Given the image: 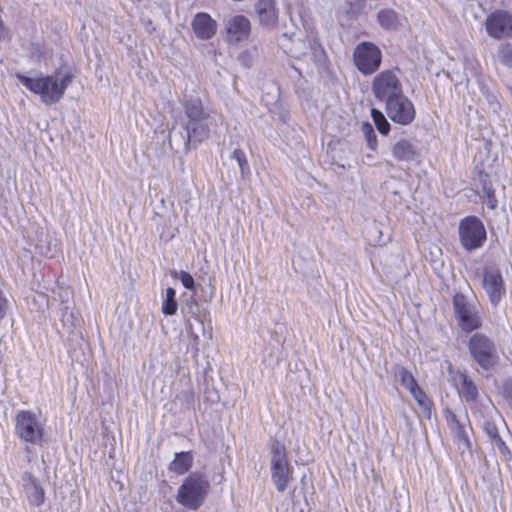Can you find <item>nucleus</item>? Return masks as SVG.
Returning a JSON list of instances; mask_svg holds the SVG:
<instances>
[{"label": "nucleus", "instance_id": "obj_1", "mask_svg": "<svg viewBox=\"0 0 512 512\" xmlns=\"http://www.w3.org/2000/svg\"><path fill=\"white\" fill-rule=\"evenodd\" d=\"M16 77L26 89L39 95L41 101L46 105L59 102L71 83L69 75H43L39 73L35 76H26L18 73Z\"/></svg>", "mask_w": 512, "mask_h": 512}, {"label": "nucleus", "instance_id": "obj_2", "mask_svg": "<svg viewBox=\"0 0 512 512\" xmlns=\"http://www.w3.org/2000/svg\"><path fill=\"white\" fill-rule=\"evenodd\" d=\"M187 122L185 129L188 141L203 142L208 139L212 128L217 125L213 115L207 111L199 99H193L185 105Z\"/></svg>", "mask_w": 512, "mask_h": 512}, {"label": "nucleus", "instance_id": "obj_3", "mask_svg": "<svg viewBox=\"0 0 512 512\" xmlns=\"http://www.w3.org/2000/svg\"><path fill=\"white\" fill-rule=\"evenodd\" d=\"M210 491L207 476L200 472L191 473L178 488L176 499L190 510H197L205 502Z\"/></svg>", "mask_w": 512, "mask_h": 512}, {"label": "nucleus", "instance_id": "obj_4", "mask_svg": "<svg viewBox=\"0 0 512 512\" xmlns=\"http://www.w3.org/2000/svg\"><path fill=\"white\" fill-rule=\"evenodd\" d=\"M270 473L276 490L284 492L293 480V467L283 443L273 440L270 445Z\"/></svg>", "mask_w": 512, "mask_h": 512}, {"label": "nucleus", "instance_id": "obj_5", "mask_svg": "<svg viewBox=\"0 0 512 512\" xmlns=\"http://www.w3.org/2000/svg\"><path fill=\"white\" fill-rule=\"evenodd\" d=\"M458 232L462 247L469 252L481 248L487 238L484 224L475 216H467L462 219Z\"/></svg>", "mask_w": 512, "mask_h": 512}, {"label": "nucleus", "instance_id": "obj_6", "mask_svg": "<svg viewBox=\"0 0 512 512\" xmlns=\"http://www.w3.org/2000/svg\"><path fill=\"white\" fill-rule=\"evenodd\" d=\"M15 433L23 441L38 444L44 435V423L28 410H21L15 416Z\"/></svg>", "mask_w": 512, "mask_h": 512}, {"label": "nucleus", "instance_id": "obj_7", "mask_svg": "<svg viewBox=\"0 0 512 512\" xmlns=\"http://www.w3.org/2000/svg\"><path fill=\"white\" fill-rule=\"evenodd\" d=\"M469 352L473 360L484 370H490L498 361L494 343L485 335L476 333L469 339Z\"/></svg>", "mask_w": 512, "mask_h": 512}, {"label": "nucleus", "instance_id": "obj_8", "mask_svg": "<svg viewBox=\"0 0 512 512\" xmlns=\"http://www.w3.org/2000/svg\"><path fill=\"white\" fill-rule=\"evenodd\" d=\"M353 61L361 73L372 74L381 65L382 53L377 45L364 41L354 48Z\"/></svg>", "mask_w": 512, "mask_h": 512}, {"label": "nucleus", "instance_id": "obj_9", "mask_svg": "<svg viewBox=\"0 0 512 512\" xmlns=\"http://www.w3.org/2000/svg\"><path fill=\"white\" fill-rule=\"evenodd\" d=\"M372 92L377 100L384 103L403 93L397 73L384 70L377 74L372 81Z\"/></svg>", "mask_w": 512, "mask_h": 512}, {"label": "nucleus", "instance_id": "obj_10", "mask_svg": "<svg viewBox=\"0 0 512 512\" xmlns=\"http://www.w3.org/2000/svg\"><path fill=\"white\" fill-rule=\"evenodd\" d=\"M292 42L289 47L290 54L295 58H309L313 62H320L324 57V49L318 38L313 34H308L304 39L287 38Z\"/></svg>", "mask_w": 512, "mask_h": 512}, {"label": "nucleus", "instance_id": "obj_11", "mask_svg": "<svg viewBox=\"0 0 512 512\" xmlns=\"http://www.w3.org/2000/svg\"><path fill=\"white\" fill-rule=\"evenodd\" d=\"M385 110L389 118L398 124L408 125L415 118V108L413 103L404 95V93L385 102Z\"/></svg>", "mask_w": 512, "mask_h": 512}, {"label": "nucleus", "instance_id": "obj_12", "mask_svg": "<svg viewBox=\"0 0 512 512\" xmlns=\"http://www.w3.org/2000/svg\"><path fill=\"white\" fill-rule=\"evenodd\" d=\"M453 304L462 330L470 332L480 327L481 319L476 305L468 303L463 295H456Z\"/></svg>", "mask_w": 512, "mask_h": 512}, {"label": "nucleus", "instance_id": "obj_13", "mask_svg": "<svg viewBox=\"0 0 512 512\" xmlns=\"http://www.w3.org/2000/svg\"><path fill=\"white\" fill-rule=\"evenodd\" d=\"M482 287L492 306H497L506 293L503 277L500 271L494 267L484 269Z\"/></svg>", "mask_w": 512, "mask_h": 512}, {"label": "nucleus", "instance_id": "obj_14", "mask_svg": "<svg viewBox=\"0 0 512 512\" xmlns=\"http://www.w3.org/2000/svg\"><path fill=\"white\" fill-rule=\"evenodd\" d=\"M485 26L490 37H507L512 33V15L503 10L494 11L486 18Z\"/></svg>", "mask_w": 512, "mask_h": 512}, {"label": "nucleus", "instance_id": "obj_15", "mask_svg": "<svg viewBox=\"0 0 512 512\" xmlns=\"http://www.w3.org/2000/svg\"><path fill=\"white\" fill-rule=\"evenodd\" d=\"M254 8L259 26L267 30H272L277 26L279 9L276 0H257Z\"/></svg>", "mask_w": 512, "mask_h": 512}, {"label": "nucleus", "instance_id": "obj_16", "mask_svg": "<svg viewBox=\"0 0 512 512\" xmlns=\"http://www.w3.org/2000/svg\"><path fill=\"white\" fill-rule=\"evenodd\" d=\"M227 40L237 43L248 39L251 32L250 20L243 15L231 17L226 24Z\"/></svg>", "mask_w": 512, "mask_h": 512}, {"label": "nucleus", "instance_id": "obj_17", "mask_svg": "<svg viewBox=\"0 0 512 512\" xmlns=\"http://www.w3.org/2000/svg\"><path fill=\"white\" fill-rule=\"evenodd\" d=\"M452 384L458 391V394L467 402H475L478 398V388L466 373L462 371H453L450 368Z\"/></svg>", "mask_w": 512, "mask_h": 512}, {"label": "nucleus", "instance_id": "obj_18", "mask_svg": "<svg viewBox=\"0 0 512 512\" xmlns=\"http://www.w3.org/2000/svg\"><path fill=\"white\" fill-rule=\"evenodd\" d=\"M22 489L27 500L32 506H40L44 503L45 492L38 480L29 472L22 475Z\"/></svg>", "mask_w": 512, "mask_h": 512}, {"label": "nucleus", "instance_id": "obj_19", "mask_svg": "<svg viewBox=\"0 0 512 512\" xmlns=\"http://www.w3.org/2000/svg\"><path fill=\"white\" fill-rule=\"evenodd\" d=\"M187 334L189 337L188 347L192 350L193 355L196 357L200 351V335H202L207 340L212 338L211 330H206L204 319L197 320L196 325H194L190 319L186 321Z\"/></svg>", "mask_w": 512, "mask_h": 512}, {"label": "nucleus", "instance_id": "obj_20", "mask_svg": "<svg viewBox=\"0 0 512 512\" xmlns=\"http://www.w3.org/2000/svg\"><path fill=\"white\" fill-rule=\"evenodd\" d=\"M396 377L399 379L401 385L411 393L418 404L422 407H425L427 404L426 394L418 386L413 375L407 369L399 367L396 372Z\"/></svg>", "mask_w": 512, "mask_h": 512}, {"label": "nucleus", "instance_id": "obj_21", "mask_svg": "<svg viewBox=\"0 0 512 512\" xmlns=\"http://www.w3.org/2000/svg\"><path fill=\"white\" fill-rule=\"evenodd\" d=\"M192 28L199 39L207 40L216 34L217 23L209 14L202 12L194 17Z\"/></svg>", "mask_w": 512, "mask_h": 512}, {"label": "nucleus", "instance_id": "obj_22", "mask_svg": "<svg viewBox=\"0 0 512 512\" xmlns=\"http://www.w3.org/2000/svg\"><path fill=\"white\" fill-rule=\"evenodd\" d=\"M445 420L447 422L451 434L453 435L455 442H457L459 447L463 446L465 448H468L470 446V442L465 424L461 422L457 418L456 414L451 410L445 411Z\"/></svg>", "mask_w": 512, "mask_h": 512}, {"label": "nucleus", "instance_id": "obj_23", "mask_svg": "<svg viewBox=\"0 0 512 512\" xmlns=\"http://www.w3.org/2000/svg\"><path fill=\"white\" fill-rule=\"evenodd\" d=\"M391 153L393 157L398 161H412L417 156V150L415 146L406 139L397 141L391 147Z\"/></svg>", "mask_w": 512, "mask_h": 512}, {"label": "nucleus", "instance_id": "obj_24", "mask_svg": "<svg viewBox=\"0 0 512 512\" xmlns=\"http://www.w3.org/2000/svg\"><path fill=\"white\" fill-rule=\"evenodd\" d=\"M193 464V455L191 452L175 453L173 461L169 464V470L178 474H185Z\"/></svg>", "mask_w": 512, "mask_h": 512}, {"label": "nucleus", "instance_id": "obj_25", "mask_svg": "<svg viewBox=\"0 0 512 512\" xmlns=\"http://www.w3.org/2000/svg\"><path fill=\"white\" fill-rule=\"evenodd\" d=\"M404 17L398 15L394 10L385 9L378 13L379 24L387 29H395L403 24Z\"/></svg>", "mask_w": 512, "mask_h": 512}, {"label": "nucleus", "instance_id": "obj_26", "mask_svg": "<svg viewBox=\"0 0 512 512\" xmlns=\"http://www.w3.org/2000/svg\"><path fill=\"white\" fill-rule=\"evenodd\" d=\"M178 303L176 300L175 289L168 287L166 289L165 298L162 301L161 311L165 315H174L177 312Z\"/></svg>", "mask_w": 512, "mask_h": 512}, {"label": "nucleus", "instance_id": "obj_27", "mask_svg": "<svg viewBox=\"0 0 512 512\" xmlns=\"http://www.w3.org/2000/svg\"><path fill=\"white\" fill-rule=\"evenodd\" d=\"M185 309L188 315V319L190 320L194 319L195 321H197L205 319L206 317L205 311L199 306V304L197 303L193 296L191 297L190 300L186 301Z\"/></svg>", "mask_w": 512, "mask_h": 512}, {"label": "nucleus", "instance_id": "obj_28", "mask_svg": "<svg viewBox=\"0 0 512 512\" xmlns=\"http://www.w3.org/2000/svg\"><path fill=\"white\" fill-rule=\"evenodd\" d=\"M171 275L174 279L179 280L187 290L195 292V290H196L195 281L190 273H188L187 271H184V270H181V271L173 270L171 272Z\"/></svg>", "mask_w": 512, "mask_h": 512}, {"label": "nucleus", "instance_id": "obj_29", "mask_svg": "<svg viewBox=\"0 0 512 512\" xmlns=\"http://www.w3.org/2000/svg\"><path fill=\"white\" fill-rule=\"evenodd\" d=\"M60 321L67 333H71L76 326L77 319L68 306L63 307Z\"/></svg>", "mask_w": 512, "mask_h": 512}, {"label": "nucleus", "instance_id": "obj_30", "mask_svg": "<svg viewBox=\"0 0 512 512\" xmlns=\"http://www.w3.org/2000/svg\"><path fill=\"white\" fill-rule=\"evenodd\" d=\"M371 116H372V119L375 123V126L376 128L378 129V131L381 133V134H388L389 130H390V124L389 122L386 120L385 116L383 115V113L377 109H372L371 110Z\"/></svg>", "mask_w": 512, "mask_h": 512}, {"label": "nucleus", "instance_id": "obj_31", "mask_svg": "<svg viewBox=\"0 0 512 512\" xmlns=\"http://www.w3.org/2000/svg\"><path fill=\"white\" fill-rule=\"evenodd\" d=\"M232 158L237 161L243 178L250 174L249 163L243 150L235 149L232 153Z\"/></svg>", "mask_w": 512, "mask_h": 512}, {"label": "nucleus", "instance_id": "obj_32", "mask_svg": "<svg viewBox=\"0 0 512 512\" xmlns=\"http://www.w3.org/2000/svg\"><path fill=\"white\" fill-rule=\"evenodd\" d=\"M497 57L500 62L504 65L511 67L512 66V45L510 44H502L499 46L497 51Z\"/></svg>", "mask_w": 512, "mask_h": 512}, {"label": "nucleus", "instance_id": "obj_33", "mask_svg": "<svg viewBox=\"0 0 512 512\" xmlns=\"http://www.w3.org/2000/svg\"><path fill=\"white\" fill-rule=\"evenodd\" d=\"M361 131L366 138L367 145L371 150H375L377 146V137L371 124L363 123Z\"/></svg>", "mask_w": 512, "mask_h": 512}, {"label": "nucleus", "instance_id": "obj_34", "mask_svg": "<svg viewBox=\"0 0 512 512\" xmlns=\"http://www.w3.org/2000/svg\"><path fill=\"white\" fill-rule=\"evenodd\" d=\"M5 304L6 300L3 298L2 293L0 292V319L5 315Z\"/></svg>", "mask_w": 512, "mask_h": 512}, {"label": "nucleus", "instance_id": "obj_35", "mask_svg": "<svg viewBox=\"0 0 512 512\" xmlns=\"http://www.w3.org/2000/svg\"><path fill=\"white\" fill-rule=\"evenodd\" d=\"M489 206L490 208H495L496 207V200L493 199V198H489Z\"/></svg>", "mask_w": 512, "mask_h": 512}, {"label": "nucleus", "instance_id": "obj_36", "mask_svg": "<svg viewBox=\"0 0 512 512\" xmlns=\"http://www.w3.org/2000/svg\"><path fill=\"white\" fill-rule=\"evenodd\" d=\"M510 93H511V96H512V88H510Z\"/></svg>", "mask_w": 512, "mask_h": 512}]
</instances>
